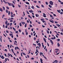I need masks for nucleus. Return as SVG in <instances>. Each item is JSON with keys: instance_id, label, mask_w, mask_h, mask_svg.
Wrapping results in <instances>:
<instances>
[{"instance_id": "1", "label": "nucleus", "mask_w": 63, "mask_h": 63, "mask_svg": "<svg viewBox=\"0 0 63 63\" xmlns=\"http://www.w3.org/2000/svg\"><path fill=\"white\" fill-rule=\"evenodd\" d=\"M49 3L50 5H53V2H52V1H51L49 2Z\"/></svg>"}, {"instance_id": "2", "label": "nucleus", "mask_w": 63, "mask_h": 63, "mask_svg": "<svg viewBox=\"0 0 63 63\" xmlns=\"http://www.w3.org/2000/svg\"><path fill=\"white\" fill-rule=\"evenodd\" d=\"M9 35L10 36H11V37L12 38H14V36H13V34L12 33H10L9 34Z\"/></svg>"}, {"instance_id": "3", "label": "nucleus", "mask_w": 63, "mask_h": 63, "mask_svg": "<svg viewBox=\"0 0 63 63\" xmlns=\"http://www.w3.org/2000/svg\"><path fill=\"white\" fill-rule=\"evenodd\" d=\"M0 57L2 58V59H4V56H3L2 55V56H1V55H0Z\"/></svg>"}, {"instance_id": "4", "label": "nucleus", "mask_w": 63, "mask_h": 63, "mask_svg": "<svg viewBox=\"0 0 63 63\" xmlns=\"http://www.w3.org/2000/svg\"><path fill=\"white\" fill-rule=\"evenodd\" d=\"M43 16H44V17H47V16H46V15L45 14L43 13Z\"/></svg>"}, {"instance_id": "5", "label": "nucleus", "mask_w": 63, "mask_h": 63, "mask_svg": "<svg viewBox=\"0 0 63 63\" xmlns=\"http://www.w3.org/2000/svg\"><path fill=\"white\" fill-rule=\"evenodd\" d=\"M56 53H57V52H58V51L59 50V49H55Z\"/></svg>"}, {"instance_id": "6", "label": "nucleus", "mask_w": 63, "mask_h": 63, "mask_svg": "<svg viewBox=\"0 0 63 63\" xmlns=\"http://www.w3.org/2000/svg\"><path fill=\"white\" fill-rule=\"evenodd\" d=\"M50 42L51 43V44H52V46H53V42L52 41V40H50Z\"/></svg>"}, {"instance_id": "7", "label": "nucleus", "mask_w": 63, "mask_h": 63, "mask_svg": "<svg viewBox=\"0 0 63 63\" xmlns=\"http://www.w3.org/2000/svg\"><path fill=\"white\" fill-rule=\"evenodd\" d=\"M56 39V37H55V36H54V37H53V38L52 37L51 38V39L52 40H54V39Z\"/></svg>"}, {"instance_id": "8", "label": "nucleus", "mask_w": 63, "mask_h": 63, "mask_svg": "<svg viewBox=\"0 0 63 63\" xmlns=\"http://www.w3.org/2000/svg\"><path fill=\"white\" fill-rule=\"evenodd\" d=\"M57 11L59 13H60V12H61V10H57Z\"/></svg>"}, {"instance_id": "9", "label": "nucleus", "mask_w": 63, "mask_h": 63, "mask_svg": "<svg viewBox=\"0 0 63 63\" xmlns=\"http://www.w3.org/2000/svg\"><path fill=\"white\" fill-rule=\"evenodd\" d=\"M35 16H36V17H39V15L37 14H37H35Z\"/></svg>"}, {"instance_id": "10", "label": "nucleus", "mask_w": 63, "mask_h": 63, "mask_svg": "<svg viewBox=\"0 0 63 63\" xmlns=\"http://www.w3.org/2000/svg\"><path fill=\"white\" fill-rule=\"evenodd\" d=\"M9 6H11V3H9L8 2H7Z\"/></svg>"}, {"instance_id": "11", "label": "nucleus", "mask_w": 63, "mask_h": 63, "mask_svg": "<svg viewBox=\"0 0 63 63\" xmlns=\"http://www.w3.org/2000/svg\"><path fill=\"white\" fill-rule=\"evenodd\" d=\"M2 8L3 11H5V7L3 6L2 7Z\"/></svg>"}, {"instance_id": "12", "label": "nucleus", "mask_w": 63, "mask_h": 63, "mask_svg": "<svg viewBox=\"0 0 63 63\" xmlns=\"http://www.w3.org/2000/svg\"><path fill=\"white\" fill-rule=\"evenodd\" d=\"M49 21L51 23H54V21L53 20L51 21V20H49Z\"/></svg>"}, {"instance_id": "13", "label": "nucleus", "mask_w": 63, "mask_h": 63, "mask_svg": "<svg viewBox=\"0 0 63 63\" xmlns=\"http://www.w3.org/2000/svg\"><path fill=\"white\" fill-rule=\"evenodd\" d=\"M0 11L1 12H3V9L2 8H0Z\"/></svg>"}, {"instance_id": "14", "label": "nucleus", "mask_w": 63, "mask_h": 63, "mask_svg": "<svg viewBox=\"0 0 63 63\" xmlns=\"http://www.w3.org/2000/svg\"><path fill=\"white\" fill-rule=\"evenodd\" d=\"M33 11H32V10H31L30 11H29V12L30 13H33Z\"/></svg>"}, {"instance_id": "15", "label": "nucleus", "mask_w": 63, "mask_h": 63, "mask_svg": "<svg viewBox=\"0 0 63 63\" xmlns=\"http://www.w3.org/2000/svg\"><path fill=\"white\" fill-rule=\"evenodd\" d=\"M56 25H57V26H58V27H59V26H60V27L61 26H60V25L58 24H56Z\"/></svg>"}, {"instance_id": "16", "label": "nucleus", "mask_w": 63, "mask_h": 63, "mask_svg": "<svg viewBox=\"0 0 63 63\" xmlns=\"http://www.w3.org/2000/svg\"><path fill=\"white\" fill-rule=\"evenodd\" d=\"M57 45H58V46L59 47H60V44H59V43H57Z\"/></svg>"}, {"instance_id": "17", "label": "nucleus", "mask_w": 63, "mask_h": 63, "mask_svg": "<svg viewBox=\"0 0 63 63\" xmlns=\"http://www.w3.org/2000/svg\"><path fill=\"white\" fill-rule=\"evenodd\" d=\"M55 32V33H56L57 34V35H58V36H59V34H58V33H57V32L56 31H54Z\"/></svg>"}, {"instance_id": "18", "label": "nucleus", "mask_w": 63, "mask_h": 63, "mask_svg": "<svg viewBox=\"0 0 63 63\" xmlns=\"http://www.w3.org/2000/svg\"><path fill=\"white\" fill-rule=\"evenodd\" d=\"M31 8L32 9H34L35 8H34V6H33Z\"/></svg>"}, {"instance_id": "19", "label": "nucleus", "mask_w": 63, "mask_h": 63, "mask_svg": "<svg viewBox=\"0 0 63 63\" xmlns=\"http://www.w3.org/2000/svg\"><path fill=\"white\" fill-rule=\"evenodd\" d=\"M5 16L4 15H3L2 16V18H4V17Z\"/></svg>"}, {"instance_id": "20", "label": "nucleus", "mask_w": 63, "mask_h": 63, "mask_svg": "<svg viewBox=\"0 0 63 63\" xmlns=\"http://www.w3.org/2000/svg\"><path fill=\"white\" fill-rule=\"evenodd\" d=\"M40 55H43V53L42 52H40Z\"/></svg>"}, {"instance_id": "21", "label": "nucleus", "mask_w": 63, "mask_h": 63, "mask_svg": "<svg viewBox=\"0 0 63 63\" xmlns=\"http://www.w3.org/2000/svg\"><path fill=\"white\" fill-rule=\"evenodd\" d=\"M26 3L27 4H28V5H29V3L28 2H26Z\"/></svg>"}, {"instance_id": "22", "label": "nucleus", "mask_w": 63, "mask_h": 63, "mask_svg": "<svg viewBox=\"0 0 63 63\" xmlns=\"http://www.w3.org/2000/svg\"><path fill=\"white\" fill-rule=\"evenodd\" d=\"M49 6L50 8H52V6L50 5H49Z\"/></svg>"}, {"instance_id": "23", "label": "nucleus", "mask_w": 63, "mask_h": 63, "mask_svg": "<svg viewBox=\"0 0 63 63\" xmlns=\"http://www.w3.org/2000/svg\"><path fill=\"white\" fill-rule=\"evenodd\" d=\"M28 16L29 17H30V18H32V17H31L30 16V15H29Z\"/></svg>"}, {"instance_id": "24", "label": "nucleus", "mask_w": 63, "mask_h": 63, "mask_svg": "<svg viewBox=\"0 0 63 63\" xmlns=\"http://www.w3.org/2000/svg\"><path fill=\"white\" fill-rule=\"evenodd\" d=\"M21 23H22V24H23V25H24V24H25V22H22Z\"/></svg>"}, {"instance_id": "25", "label": "nucleus", "mask_w": 63, "mask_h": 63, "mask_svg": "<svg viewBox=\"0 0 63 63\" xmlns=\"http://www.w3.org/2000/svg\"><path fill=\"white\" fill-rule=\"evenodd\" d=\"M7 23H8V21H7V20H6V22H5V24H7Z\"/></svg>"}, {"instance_id": "26", "label": "nucleus", "mask_w": 63, "mask_h": 63, "mask_svg": "<svg viewBox=\"0 0 63 63\" xmlns=\"http://www.w3.org/2000/svg\"><path fill=\"white\" fill-rule=\"evenodd\" d=\"M11 50H12V52H13V53H14V50H13V49H11Z\"/></svg>"}, {"instance_id": "27", "label": "nucleus", "mask_w": 63, "mask_h": 63, "mask_svg": "<svg viewBox=\"0 0 63 63\" xmlns=\"http://www.w3.org/2000/svg\"><path fill=\"white\" fill-rule=\"evenodd\" d=\"M13 29L16 32V29L14 27H13Z\"/></svg>"}, {"instance_id": "28", "label": "nucleus", "mask_w": 63, "mask_h": 63, "mask_svg": "<svg viewBox=\"0 0 63 63\" xmlns=\"http://www.w3.org/2000/svg\"><path fill=\"white\" fill-rule=\"evenodd\" d=\"M0 41L1 42V43H2V36L0 38Z\"/></svg>"}, {"instance_id": "29", "label": "nucleus", "mask_w": 63, "mask_h": 63, "mask_svg": "<svg viewBox=\"0 0 63 63\" xmlns=\"http://www.w3.org/2000/svg\"><path fill=\"white\" fill-rule=\"evenodd\" d=\"M45 3H46V5H48V2H47V1Z\"/></svg>"}, {"instance_id": "30", "label": "nucleus", "mask_w": 63, "mask_h": 63, "mask_svg": "<svg viewBox=\"0 0 63 63\" xmlns=\"http://www.w3.org/2000/svg\"><path fill=\"white\" fill-rule=\"evenodd\" d=\"M10 21L11 22H13V20L10 19Z\"/></svg>"}, {"instance_id": "31", "label": "nucleus", "mask_w": 63, "mask_h": 63, "mask_svg": "<svg viewBox=\"0 0 63 63\" xmlns=\"http://www.w3.org/2000/svg\"><path fill=\"white\" fill-rule=\"evenodd\" d=\"M6 13H8V10H6Z\"/></svg>"}, {"instance_id": "32", "label": "nucleus", "mask_w": 63, "mask_h": 63, "mask_svg": "<svg viewBox=\"0 0 63 63\" xmlns=\"http://www.w3.org/2000/svg\"><path fill=\"white\" fill-rule=\"evenodd\" d=\"M26 26H27V24L26 23L25 26V28H26Z\"/></svg>"}, {"instance_id": "33", "label": "nucleus", "mask_w": 63, "mask_h": 63, "mask_svg": "<svg viewBox=\"0 0 63 63\" xmlns=\"http://www.w3.org/2000/svg\"><path fill=\"white\" fill-rule=\"evenodd\" d=\"M47 33H48V34H49V31H48L47 30Z\"/></svg>"}, {"instance_id": "34", "label": "nucleus", "mask_w": 63, "mask_h": 63, "mask_svg": "<svg viewBox=\"0 0 63 63\" xmlns=\"http://www.w3.org/2000/svg\"><path fill=\"white\" fill-rule=\"evenodd\" d=\"M41 6L42 8H44V6L43 5H41Z\"/></svg>"}, {"instance_id": "35", "label": "nucleus", "mask_w": 63, "mask_h": 63, "mask_svg": "<svg viewBox=\"0 0 63 63\" xmlns=\"http://www.w3.org/2000/svg\"><path fill=\"white\" fill-rule=\"evenodd\" d=\"M12 24H13V23H11L10 24V26H12Z\"/></svg>"}, {"instance_id": "36", "label": "nucleus", "mask_w": 63, "mask_h": 63, "mask_svg": "<svg viewBox=\"0 0 63 63\" xmlns=\"http://www.w3.org/2000/svg\"><path fill=\"white\" fill-rule=\"evenodd\" d=\"M6 8L8 10H9V8L7 6L6 7Z\"/></svg>"}, {"instance_id": "37", "label": "nucleus", "mask_w": 63, "mask_h": 63, "mask_svg": "<svg viewBox=\"0 0 63 63\" xmlns=\"http://www.w3.org/2000/svg\"><path fill=\"white\" fill-rule=\"evenodd\" d=\"M18 32L17 31H16V33H17V34H18Z\"/></svg>"}, {"instance_id": "38", "label": "nucleus", "mask_w": 63, "mask_h": 63, "mask_svg": "<svg viewBox=\"0 0 63 63\" xmlns=\"http://www.w3.org/2000/svg\"><path fill=\"white\" fill-rule=\"evenodd\" d=\"M8 15H10V11L8 12Z\"/></svg>"}, {"instance_id": "39", "label": "nucleus", "mask_w": 63, "mask_h": 63, "mask_svg": "<svg viewBox=\"0 0 63 63\" xmlns=\"http://www.w3.org/2000/svg\"><path fill=\"white\" fill-rule=\"evenodd\" d=\"M40 62H42L43 61V60L42 59H40Z\"/></svg>"}, {"instance_id": "40", "label": "nucleus", "mask_w": 63, "mask_h": 63, "mask_svg": "<svg viewBox=\"0 0 63 63\" xmlns=\"http://www.w3.org/2000/svg\"><path fill=\"white\" fill-rule=\"evenodd\" d=\"M38 45H39V46H41V44L40 43H38L37 44Z\"/></svg>"}, {"instance_id": "41", "label": "nucleus", "mask_w": 63, "mask_h": 63, "mask_svg": "<svg viewBox=\"0 0 63 63\" xmlns=\"http://www.w3.org/2000/svg\"><path fill=\"white\" fill-rule=\"evenodd\" d=\"M41 20H42V21H44V19H41Z\"/></svg>"}, {"instance_id": "42", "label": "nucleus", "mask_w": 63, "mask_h": 63, "mask_svg": "<svg viewBox=\"0 0 63 63\" xmlns=\"http://www.w3.org/2000/svg\"><path fill=\"white\" fill-rule=\"evenodd\" d=\"M33 2L34 3H37V1H34Z\"/></svg>"}, {"instance_id": "43", "label": "nucleus", "mask_w": 63, "mask_h": 63, "mask_svg": "<svg viewBox=\"0 0 63 63\" xmlns=\"http://www.w3.org/2000/svg\"><path fill=\"white\" fill-rule=\"evenodd\" d=\"M30 27H32V25H30Z\"/></svg>"}, {"instance_id": "44", "label": "nucleus", "mask_w": 63, "mask_h": 63, "mask_svg": "<svg viewBox=\"0 0 63 63\" xmlns=\"http://www.w3.org/2000/svg\"><path fill=\"white\" fill-rule=\"evenodd\" d=\"M26 12H27V13L28 14H29V12H28V11H27Z\"/></svg>"}, {"instance_id": "45", "label": "nucleus", "mask_w": 63, "mask_h": 63, "mask_svg": "<svg viewBox=\"0 0 63 63\" xmlns=\"http://www.w3.org/2000/svg\"><path fill=\"white\" fill-rule=\"evenodd\" d=\"M19 25L20 26H22V25H21V23H20L19 24Z\"/></svg>"}, {"instance_id": "46", "label": "nucleus", "mask_w": 63, "mask_h": 63, "mask_svg": "<svg viewBox=\"0 0 63 63\" xmlns=\"http://www.w3.org/2000/svg\"><path fill=\"white\" fill-rule=\"evenodd\" d=\"M23 55H26V54L25 53H23Z\"/></svg>"}, {"instance_id": "47", "label": "nucleus", "mask_w": 63, "mask_h": 63, "mask_svg": "<svg viewBox=\"0 0 63 63\" xmlns=\"http://www.w3.org/2000/svg\"><path fill=\"white\" fill-rule=\"evenodd\" d=\"M38 52V50H37V51H36L35 52V54H36V53H37V52Z\"/></svg>"}, {"instance_id": "48", "label": "nucleus", "mask_w": 63, "mask_h": 63, "mask_svg": "<svg viewBox=\"0 0 63 63\" xmlns=\"http://www.w3.org/2000/svg\"><path fill=\"white\" fill-rule=\"evenodd\" d=\"M5 28H8V26H5Z\"/></svg>"}, {"instance_id": "49", "label": "nucleus", "mask_w": 63, "mask_h": 63, "mask_svg": "<svg viewBox=\"0 0 63 63\" xmlns=\"http://www.w3.org/2000/svg\"><path fill=\"white\" fill-rule=\"evenodd\" d=\"M36 7H37V8H40L38 6L36 5Z\"/></svg>"}, {"instance_id": "50", "label": "nucleus", "mask_w": 63, "mask_h": 63, "mask_svg": "<svg viewBox=\"0 0 63 63\" xmlns=\"http://www.w3.org/2000/svg\"><path fill=\"white\" fill-rule=\"evenodd\" d=\"M57 41H60V39H57Z\"/></svg>"}, {"instance_id": "51", "label": "nucleus", "mask_w": 63, "mask_h": 63, "mask_svg": "<svg viewBox=\"0 0 63 63\" xmlns=\"http://www.w3.org/2000/svg\"><path fill=\"white\" fill-rule=\"evenodd\" d=\"M11 17H14V15H12L11 16Z\"/></svg>"}, {"instance_id": "52", "label": "nucleus", "mask_w": 63, "mask_h": 63, "mask_svg": "<svg viewBox=\"0 0 63 63\" xmlns=\"http://www.w3.org/2000/svg\"><path fill=\"white\" fill-rule=\"evenodd\" d=\"M53 16H56V15L55 14H53Z\"/></svg>"}, {"instance_id": "53", "label": "nucleus", "mask_w": 63, "mask_h": 63, "mask_svg": "<svg viewBox=\"0 0 63 63\" xmlns=\"http://www.w3.org/2000/svg\"><path fill=\"white\" fill-rule=\"evenodd\" d=\"M39 41H36V43H37V44H38V43H39Z\"/></svg>"}, {"instance_id": "54", "label": "nucleus", "mask_w": 63, "mask_h": 63, "mask_svg": "<svg viewBox=\"0 0 63 63\" xmlns=\"http://www.w3.org/2000/svg\"><path fill=\"white\" fill-rule=\"evenodd\" d=\"M58 2H60V3H61V1H60V0H58Z\"/></svg>"}, {"instance_id": "55", "label": "nucleus", "mask_w": 63, "mask_h": 63, "mask_svg": "<svg viewBox=\"0 0 63 63\" xmlns=\"http://www.w3.org/2000/svg\"><path fill=\"white\" fill-rule=\"evenodd\" d=\"M42 26L43 28H44V27H45V26H44V25H42Z\"/></svg>"}, {"instance_id": "56", "label": "nucleus", "mask_w": 63, "mask_h": 63, "mask_svg": "<svg viewBox=\"0 0 63 63\" xmlns=\"http://www.w3.org/2000/svg\"><path fill=\"white\" fill-rule=\"evenodd\" d=\"M10 56H11V57H13V56L11 54H10Z\"/></svg>"}, {"instance_id": "57", "label": "nucleus", "mask_w": 63, "mask_h": 63, "mask_svg": "<svg viewBox=\"0 0 63 63\" xmlns=\"http://www.w3.org/2000/svg\"><path fill=\"white\" fill-rule=\"evenodd\" d=\"M60 14H61V15H62V14H63V12H60Z\"/></svg>"}, {"instance_id": "58", "label": "nucleus", "mask_w": 63, "mask_h": 63, "mask_svg": "<svg viewBox=\"0 0 63 63\" xmlns=\"http://www.w3.org/2000/svg\"><path fill=\"white\" fill-rule=\"evenodd\" d=\"M13 12H11V15H13Z\"/></svg>"}, {"instance_id": "59", "label": "nucleus", "mask_w": 63, "mask_h": 63, "mask_svg": "<svg viewBox=\"0 0 63 63\" xmlns=\"http://www.w3.org/2000/svg\"><path fill=\"white\" fill-rule=\"evenodd\" d=\"M12 2L13 3H14V4H15V2L14 1H12Z\"/></svg>"}, {"instance_id": "60", "label": "nucleus", "mask_w": 63, "mask_h": 63, "mask_svg": "<svg viewBox=\"0 0 63 63\" xmlns=\"http://www.w3.org/2000/svg\"><path fill=\"white\" fill-rule=\"evenodd\" d=\"M38 24H41V23H40V22H37Z\"/></svg>"}, {"instance_id": "61", "label": "nucleus", "mask_w": 63, "mask_h": 63, "mask_svg": "<svg viewBox=\"0 0 63 63\" xmlns=\"http://www.w3.org/2000/svg\"><path fill=\"white\" fill-rule=\"evenodd\" d=\"M32 17H33V18H34L35 16L34 15H32Z\"/></svg>"}, {"instance_id": "62", "label": "nucleus", "mask_w": 63, "mask_h": 63, "mask_svg": "<svg viewBox=\"0 0 63 63\" xmlns=\"http://www.w3.org/2000/svg\"><path fill=\"white\" fill-rule=\"evenodd\" d=\"M4 55L5 56V57H7V55L6 54H4Z\"/></svg>"}, {"instance_id": "63", "label": "nucleus", "mask_w": 63, "mask_h": 63, "mask_svg": "<svg viewBox=\"0 0 63 63\" xmlns=\"http://www.w3.org/2000/svg\"><path fill=\"white\" fill-rule=\"evenodd\" d=\"M19 32H21V30H19Z\"/></svg>"}, {"instance_id": "64", "label": "nucleus", "mask_w": 63, "mask_h": 63, "mask_svg": "<svg viewBox=\"0 0 63 63\" xmlns=\"http://www.w3.org/2000/svg\"><path fill=\"white\" fill-rule=\"evenodd\" d=\"M54 28H57V27H56V26H55L54 27Z\"/></svg>"}]
</instances>
